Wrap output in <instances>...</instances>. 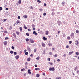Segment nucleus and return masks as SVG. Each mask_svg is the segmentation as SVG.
Wrapping results in <instances>:
<instances>
[{
    "instance_id": "obj_31",
    "label": "nucleus",
    "mask_w": 79,
    "mask_h": 79,
    "mask_svg": "<svg viewBox=\"0 0 79 79\" xmlns=\"http://www.w3.org/2000/svg\"><path fill=\"white\" fill-rule=\"evenodd\" d=\"M26 35H27V36H29V33H26Z\"/></svg>"
},
{
    "instance_id": "obj_64",
    "label": "nucleus",
    "mask_w": 79,
    "mask_h": 79,
    "mask_svg": "<svg viewBox=\"0 0 79 79\" xmlns=\"http://www.w3.org/2000/svg\"><path fill=\"white\" fill-rule=\"evenodd\" d=\"M27 44H28V45H30V43L29 42H27Z\"/></svg>"
},
{
    "instance_id": "obj_8",
    "label": "nucleus",
    "mask_w": 79,
    "mask_h": 79,
    "mask_svg": "<svg viewBox=\"0 0 79 79\" xmlns=\"http://www.w3.org/2000/svg\"><path fill=\"white\" fill-rule=\"evenodd\" d=\"M61 5H62V6H64V5H65V2H62L61 3Z\"/></svg>"
},
{
    "instance_id": "obj_15",
    "label": "nucleus",
    "mask_w": 79,
    "mask_h": 79,
    "mask_svg": "<svg viewBox=\"0 0 79 79\" xmlns=\"http://www.w3.org/2000/svg\"><path fill=\"white\" fill-rule=\"evenodd\" d=\"M19 23H20V21L19 20H17L16 24H19Z\"/></svg>"
},
{
    "instance_id": "obj_19",
    "label": "nucleus",
    "mask_w": 79,
    "mask_h": 79,
    "mask_svg": "<svg viewBox=\"0 0 79 79\" xmlns=\"http://www.w3.org/2000/svg\"><path fill=\"white\" fill-rule=\"evenodd\" d=\"M31 60V58L30 57H29L27 59V61H30Z\"/></svg>"
},
{
    "instance_id": "obj_37",
    "label": "nucleus",
    "mask_w": 79,
    "mask_h": 79,
    "mask_svg": "<svg viewBox=\"0 0 79 79\" xmlns=\"http://www.w3.org/2000/svg\"><path fill=\"white\" fill-rule=\"evenodd\" d=\"M31 26L32 27H35V25H34V24H32Z\"/></svg>"
},
{
    "instance_id": "obj_44",
    "label": "nucleus",
    "mask_w": 79,
    "mask_h": 79,
    "mask_svg": "<svg viewBox=\"0 0 79 79\" xmlns=\"http://www.w3.org/2000/svg\"><path fill=\"white\" fill-rule=\"evenodd\" d=\"M49 54L50 55H52V52H50L49 53Z\"/></svg>"
},
{
    "instance_id": "obj_10",
    "label": "nucleus",
    "mask_w": 79,
    "mask_h": 79,
    "mask_svg": "<svg viewBox=\"0 0 79 79\" xmlns=\"http://www.w3.org/2000/svg\"><path fill=\"white\" fill-rule=\"evenodd\" d=\"M43 39V40H47V38H45V36H44Z\"/></svg>"
},
{
    "instance_id": "obj_59",
    "label": "nucleus",
    "mask_w": 79,
    "mask_h": 79,
    "mask_svg": "<svg viewBox=\"0 0 79 79\" xmlns=\"http://www.w3.org/2000/svg\"><path fill=\"white\" fill-rule=\"evenodd\" d=\"M33 31H35V27H34V28H33Z\"/></svg>"
},
{
    "instance_id": "obj_4",
    "label": "nucleus",
    "mask_w": 79,
    "mask_h": 79,
    "mask_svg": "<svg viewBox=\"0 0 79 79\" xmlns=\"http://www.w3.org/2000/svg\"><path fill=\"white\" fill-rule=\"evenodd\" d=\"M27 49L28 50V51L29 52H31V48H29V47L28 46L27 47Z\"/></svg>"
},
{
    "instance_id": "obj_56",
    "label": "nucleus",
    "mask_w": 79,
    "mask_h": 79,
    "mask_svg": "<svg viewBox=\"0 0 79 79\" xmlns=\"http://www.w3.org/2000/svg\"><path fill=\"white\" fill-rule=\"evenodd\" d=\"M44 6H47V4H46L45 3H44Z\"/></svg>"
},
{
    "instance_id": "obj_46",
    "label": "nucleus",
    "mask_w": 79,
    "mask_h": 79,
    "mask_svg": "<svg viewBox=\"0 0 79 79\" xmlns=\"http://www.w3.org/2000/svg\"><path fill=\"white\" fill-rule=\"evenodd\" d=\"M46 13L45 12L43 14V15L44 16H46Z\"/></svg>"
},
{
    "instance_id": "obj_17",
    "label": "nucleus",
    "mask_w": 79,
    "mask_h": 79,
    "mask_svg": "<svg viewBox=\"0 0 79 79\" xmlns=\"http://www.w3.org/2000/svg\"><path fill=\"white\" fill-rule=\"evenodd\" d=\"M40 76V74H37L36 75V77H39Z\"/></svg>"
},
{
    "instance_id": "obj_25",
    "label": "nucleus",
    "mask_w": 79,
    "mask_h": 79,
    "mask_svg": "<svg viewBox=\"0 0 79 79\" xmlns=\"http://www.w3.org/2000/svg\"><path fill=\"white\" fill-rule=\"evenodd\" d=\"M18 3H19V4H21V0H19Z\"/></svg>"
},
{
    "instance_id": "obj_52",
    "label": "nucleus",
    "mask_w": 79,
    "mask_h": 79,
    "mask_svg": "<svg viewBox=\"0 0 79 79\" xmlns=\"http://www.w3.org/2000/svg\"><path fill=\"white\" fill-rule=\"evenodd\" d=\"M18 19H19L21 18V17H20V16H18Z\"/></svg>"
},
{
    "instance_id": "obj_16",
    "label": "nucleus",
    "mask_w": 79,
    "mask_h": 79,
    "mask_svg": "<svg viewBox=\"0 0 79 79\" xmlns=\"http://www.w3.org/2000/svg\"><path fill=\"white\" fill-rule=\"evenodd\" d=\"M77 66H76L75 68V69H74V71H76L77 70Z\"/></svg>"
},
{
    "instance_id": "obj_1",
    "label": "nucleus",
    "mask_w": 79,
    "mask_h": 79,
    "mask_svg": "<svg viewBox=\"0 0 79 79\" xmlns=\"http://www.w3.org/2000/svg\"><path fill=\"white\" fill-rule=\"evenodd\" d=\"M70 36L72 39L74 37V34L73 33H72L70 34Z\"/></svg>"
},
{
    "instance_id": "obj_29",
    "label": "nucleus",
    "mask_w": 79,
    "mask_h": 79,
    "mask_svg": "<svg viewBox=\"0 0 79 79\" xmlns=\"http://www.w3.org/2000/svg\"><path fill=\"white\" fill-rule=\"evenodd\" d=\"M24 29H27V28L25 26V25L24 26Z\"/></svg>"
},
{
    "instance_id": "obj_48",
    "label": "nucleus",
    "mask_w": 79,
    "mask_h": 79,
    "mask_svg": "<svg viewBox=\"0 0 79 79\" xmlns=\"http://www.w3.org/2000/svg\"><path fill=\"white\" fill-rule=\"evenodd\" d=\"M2 7H0V11H1V10H2Z\"/></svg>"
},
{
    "instance_id": "obj_61",
    "label": "nucleus",
    "mask_w": 79,
    "mask_h": 79,
    "mask_svg": "<svg viewBox=\"0 0 79 79\" xmlns=\"http://www.w3.org/2000/svg\"><path fill=\"white\" fill-rule=\"evenodd\" d=\"M10 29H12V27L11 26H10L9 28Z\"/></svg>"
},
{
    "instance_id": "obj_51",
    "label": "nucleus",
    "mask_w": 79,
    "mask_h": 79,
    "mask_svg": "<svg viewBox=\"0 0 79 79\" xmlns=\"http://www.w3.org/2000/svg\"><path fill=\"white\" fill-rule=\"evenodd\" d=\"M57 54H55L54 55V57H57Z\"/></svg>"
},
{
    "instance_id": "obj_43",
    "label": "nucleus",
    "mask_w": 79,
    "mask_h": 79,
    "mask_svg": "<svg viewBox=\"0 0 79 79\" xmlns=\"http://www.w3.org/2000/svg\"><path fill=\"white\" fill-rule=\"evenodd\" d=\"M52 11V12H54L55 11V9H52L51 10Z\"/></svg>"
},
{
    "instance_id": "obj_14",
    "label": "nucleus",
    "mask_w": 79,
    "mask_h": 79,
    "mask_svg": "<svg viewBox=\"0 0 79 79\" xmlns=\"http://www.w3.org/2000/svg\"><path fill=\"white\" fill-rule=\"evenodd\" d=\"M42 44L43 47H45V44L44 43H42Z\"/></svg>"
},
{
    "instance_id": "obj_38",
    "label": "nucleus",
    "mask_w": 79,
    "mask_h": 79,
    "mask_svg": "<svg viewBox=\"0 0 79 79\" xmlns=\"http://www.w3.org/2000/svg\"><path fill=\"white\" fill-rule=\"evenodd\" d=\"M56 79H61V77H58H58H57L56 78Z\"/></svg>"
},
{
    "instance_id": "obj_28",
    "label": "nucleus",
    "mask_w": 79,
    "mask_h": 79,
    "mask_svg": "<svg viewBox=\"0 0 79 79\" xmlns=\"http://www.w3.org/2000/svg\"><path fill=\"white\" fill-rule=\"evenodd\" d=\"M4 44L5 45H7V43L6 41H5L4 43Z\"/></svg>"
},
{
    "instance_id": "obj_24",
    "label": "nucleus",
    "mask_w": 79,
    "mask_h": 79,
    "mask_svg": "<svg viewBox=\"0 0 79 79\" xmlns=\"http://www.w3.org/2000/svg\"><path fill=\"white\" fill-rule=\"evenodd\" d=\"M36 60H39V59H40V56H38L37 58H36Z\"/></svg>"
},
{
    "instance_id": "obj_5",
    "label": "nucleus",
    "mask_w": 79,
    "mask_h": 79,
    "mask_svg": "<svg viewBox=\"0 0 79 79\" xmlns=\"http://www.w3.org/2000/svg\"><path fill=\"white\" fill-rule=\"evenodd\" d=\"M33 34H35V35H38L37 33H36V32L35 31H33Z\"/></svg>"
},
{
    "instance_id": "obj_49",
    "label": "nucleus",
    "mask_w": 79,
    "mask_h": 79,
    "mask_svg": "<svg viewBox=\"0 0 79 79\" xmlns=\"http://www.w3.org/2000/svg\"><path fill=\"white\" fill-rule=\"evenodd\" d=\"M76 33H79V30H76Z\"/></svg>"
},
{
    "instance_id": "obj_55",
    "label": "nucleus",
    "mask_w": 79,
    "mask_h": 79,
    "mask_svg": "<svg viewBox=\"0 0 79 79\" xmlns=\"http://www.w3.org/2000/svg\"><path fill=\"white\" fill-rule=\"evenodd\" d=\"M63 37H66V35H65V34L63 35Z\"/></svg>"
},
{
    "instance_id": "obj_22",
    "label": "nucleus",
    "mask_w": 79,
    "mask_h": 79,
    "mask_svg": "<svg viewBox=\"0 0 79 79\" xmlns=\"http://www.w3.org/2000/svg\"><path fill=\"white\" fill-rule=\"evenodd\" d=\"M13 36H14V37H15V38H16V35L15 34V33H14L13 34Z\"/></svg>"
},
{
    "instance_id": "obj_26",
    "label": "nucleus",
    "mask_w": 79,
    "mask_h": 79,
    "mask_svg": "<svg viewBox=\"0 0 79 79\" xmlns=\"http://www.w3.org/2000/svg\"><path fill=\"white\" fill-rule=\"evenodd\" d=\"M23 17L24 18H27V16L26 15H24L23 16Z\"/></svg>"
},
{
    "instance_id": "obj_40",
    "label": "nucleus",
    "mask_w": 79,
    "mask_h": 79,
    "mask_svg": "<svg viewBox=\"0 0 79 79\" xmlns=\"http://www.w3.org/2000/svg\"><path fill=\"white\" fill-rule=\"evenodd\" d=\"M20 32H22V27H20Z\"/></svg>"
},
{
    "instance_id": "obj_32",
    "label": "nucleus",
    "mask_w": 79,
    "mask_h": 79,
    "mask_svg": "<svg viewBox=\"0 0 79 79\" xmlns=\"http://www.w3.org/2000/svg\"><path fill=\"white\" fill-rule=\"evenodd\" d=\"M49 63L50 65H53V63L52 62H49Z\"/></svg>"
},
{
    "instance_id": "obj_30",
    "label": "nucleus",
    "mask_w": 79,
    "mask_h": 79,
    "mask_svg": "<svg viewBox=\"0 0 79 79\" xmlns=\"http://www.w3.org/2000/svg\"><path fill=\"white\" fill-rule=\"evenodd\" d=\"M4 32L5 34H6V33H8V31H4Z\"/></svg>"
},
{
    "instance_id": "obj_50",
    "label": "nucleus",
    "mask_w": 79,
    "mask_h": 79,
    "mask_svg": "<svg viewBox=\"0 0 79 79\" xmlns=\"http://www.w3.org/2000/svg\"><path fill=\"white\" fill-rule=\"evenodd\" d=\"M69 48V45H67L66 46V48Z\"/></svg>"
},
{
    "instance_id": "obj_20",
    "label": "nucleus",
    "mask_w": 79,
    "mask_h": 79,
    "mask_svg": "<svg viewBox=\"0 0 79 79\" xmlns=\"http://www.w3.org/2000/svg\"><path fill=\"white\" fill-rule=\"evenodd\" d=\"M52 16H53V15H55V13L54 12H52Z\"/></svg>"
},
{
    "instance_id": "obj_41",
    "label": "nucleus",
    "mask_w": 79,
    "mask_h": 79,
    "mask_svg": "<svg viewBox=\"0 0 79 79\" xmlns=\"http://www.w3.org/2000/svg\"><path fill=\"white\" fill-rule=\"evenodd\" d=\"M17 54V52H14V55H16Z\"/></svg>"
},
{
    "instance_id": "obj_60",
    "label": "nucleus",
    "mask_w": 79,
    "mask_h": 79,
    "mask_svg": "<svg viewBox=\"0 0 79 79\" xmlns=\"http://www.w3.org/2000/svg\"><path fill=\"white\" fill-rule=\"evenodd\" d=\"M3 21H4L3 22H5V21H6V19H3Z\"/></svg>"
},
{
    "instance_id": "obj_42",
    "label": "nucleus",
    "mask_w": 79,
    "mask_h": 79,
    "mask_svg": "<svg viewBox=\"0 0 79 79\" xmlns=\"http://www.w3.org/2000/svg\"><path fill=\"white\" fill-rule=\"evenodd\" d=\"M25 55H28V52H25Z\"/></svg>"
},
{
    "instance_id": "obj_3",
    "label": "nucleus",
    "mask_w": 79,
    "mask_h": 79,
    "mask_svg": "<svg viewBox=\"0 0 79 79\" xmlns=\"http://www.w3.org/2000/svg\"><path fill=\"white\" fill-rule=\"evenodd\" d=\"M30 42H31V44H34V40H33V39H32L30 38Z\"/></svg>"
},
{
    "instance_id": "obj_34",
    "label": "nucleus",
    "mask_w": 79,
    "mask_h": 79,
    "mask_svg": "<svg viewBox=\"0 0 79 79\" xmlns=\"http://www.w3.org/2000/svg\"><path fill=\"white\" fill-rule=\"evenodd\" d=\"M75 54L77 55H79V52H77L75 53Z\"/></svg>"
},
{
    "instance_id": "obj_7",
    "label": "nucleus",
    "mask_w": 79,
    "mask_h": 79,
    "mask_svg": "<svg viewBox=\"0 0 79 79\" xmlns=\"http://www.w3.org/2000/svg\"><path fill=\"white\" fill-rule=\"evenodd\" d=\"M74 53V52L72 51V52H70L69 53V55H71L72 54V53Z\"/></svg>"
},
{
    "instance_id": "obj_6",
    "label": "nucleus",
    "mask_w": 79,
    "mask_h": 79,
    "mask_svg": "<svg viewBox=\"0 0 79 79\" xmlns=\"http://www.w3.org/2000/svg\"><path fill=\"white\" fill-rule=\"evenodd\" d=\"M75 44L76 45H78V44H79V41L77 40H76L75 41Z\"/></svg>"
},
{
    "instance_id": "obj_9",
    "label": "nucleus",
    "mask_w": 79,
    "mask_h": 79,
    "mask_svg": "<svg viewBox=\"0 0 79 79\" xmlns=\"http://www.w3.org/2000/svg\"><path fill=\"white\" fill-rule=\"evenodd\" d=\"M19 55L16 56H15V58L16 59H18V58H19Z\"/></svg>"
},
{
    "instance_id": "obj_35",
    "label": "nucleus",
    "mask_w": 79,
    "mask_h": 79,
    "mask_svg": "<svg viewBox=\"0 0 79 79\" xmlns=\"http://www.w3.org/2000/svg\"><path fill=\"white\" fill-rule=\"evenodd\" d=\"M37 2H39V3H41V1L39 0H37Z\"/></svg>"
},
{
    "instance_id": "obj_39",
    "label": "nucleus",
    "mask_w": 79,
    "mask_h": 79,
    "mask_svg": "<svg viewBox=\"0 0 79 79\" xmlns=\"http://www.w3.org/2000/svg\"><path fill=\"white\" fill-rule=\"evenodd\" d=\"M10 53H11V54H13V51H10Z\"/></svg>"
},
{
    "instance_id": "obj_23",
    "label": "nucleus",
    "mask_w": 79,
    "mask_h": 79,
    "mask_svg": "<svg viewBox=\"0 0 79 79\" xmlns=\"http://www.w3.org/2000/svg\"><path fill=\"white\" fill-rule=\"evenodd\" d=\"M26 42H29V39L28 38H27L26 39Z\"/></svg>"
},
{
    "instance_id": "obj_57",
    "label": "nucleus",
    "mask_w": 79,
    "mask_h": 79,
    "mask_svg": "<svg viewBox=\"0 0 79 79\" xmlns=\"http://www.w3.org/2000/svg\"><path fill=\"white\" fill-rule=\"evenodd\" d=\"M33 56H34V55H33V54H31L30 55V56H31V57H32Z\"/></svg>"
},
{
    "instance_id": "obj_45",
    "label": "nucleus",
    "mask_w": 79,
    "mask_h": 79,
    "mask_svg": "<svg viewBox=\"0 0 79 79\" xmlns=\"http://www.w3.org/2000/svg\"><path fill=\"white\" fill-rule=\"evenodd\" d=\"M39 10H40V11H43V9H40Z\"/></svg>"
},
{
    "instance_id": "obj_54",
    "label": "nucleus",
    "mask_w": 79,
    "mask_h": 79,
    "mask_svg": "<svg viewBox=\"0 0 79 79\" xmlns=\"http://www.w3.org/2000/svg\"><path fill=\"white\" fill-rule=\"evenodd\" d=\"M9 39V37H6L5 38V40H7V39Z\"/></svg>"
},
{
    "instance_id": "obj_47",
    "label": "nucleus",
    "mask_w": 79,
    "mask_h": 79,
    "mask_svg": "<svg viewBox=\"0 0 79 79\" xmlns=\"http://www.w3.org/2000/svg\"><path fill=\"white\" fill-rule=\"evenodd\" d=\"M71 43H72V41H70L69 42V44H71Z\"/></svg>"
},
{
    "instance_id": "obj_11",
    "label": "nucleus",
    "mask_w": 79,
    "mask_h": 79,
    "mask_svg": "<svg viewBox=\"0 0 79 79\" xmlns=\"http://www.w3.org/2000/svg\"><path fill=\"white\" fill-rule=\"evenodd\" d=\"M28 74H31V69H28Z\"/></svg>"
},
{
    "instance_id": "obj_2",
    "label": "nucleus",
    "mask_w": 79,
    "mask_h": 79,
    "mask_svg": "<svg viewBox=\"0 0 79 79\" xmlns=\"http://www.w3.org/2000/svg\"><path fill=\"white\" fill-rule=\"evenodd\" d=\"M49 71H55V68L52 67V68H50L49 69Z\"/></svg>"
},
{
    "instance_id": "obj_21",
    "label": "nucleus",
    "mask_w": 79,
    "mask_h": 79,
    "mask_svg": "<svg viewBox=\"0 0 79 79\" xmlns=\"http://www.w3.org/2000/svg\"><path fill=\"white\" fill-rule=\"evenodd\" d=\"M35 70H37L38 71H39V70H40V69L37 68H35Z\"/></svg>"
},
{
    "instance_id": "obj_62",
    "label": "nucleus",
    "mask_w": 79,
    "mask_h": 79,
    "mask_svg": "<svg viewBox=\"0 0 79 79\" xmlns=\"http://www.w3.org/2000/svg\"><path fill=\"white\" fill-rule=\"evenodd\" d=\"M30 9H31V10H32V9H33V7L32 6H31Z\"/></svg>"
},
{
    "instance_id": "obj_27",
    "label": "nucleus",
    "mask_w": 79,
    "mask_h": 79,
    "mask_svg": "<svg viewBox=\"0 0 79 79\" xmlns=\"http://www.w3.org/2000/svg\"><path fill=\"white\" fill-rule=\"evenodd\" d=\"M21 71H25V69L24 68L21 69Z\"/></svg>"
},
{
    "instance_id": "obj_53",
    "label": "nucleus",
    "mask_w": 79,
    "mask_h": 79,
    "mask_svg": "<svg viewBox=\"0 0 79 79\" xmlns=\"http://www.w3.org/2000/svg\"><path fill=\"white\" fill-rule=\"evenodd\" d=\"M11 48L13 50H14L15 49V48L13 46H12Z\"/></svg>"
},
{
    "instance_id": "obj_18",
    "label": "nucleus",
    "mask_w": 79,
    "mask_h": 79,
    "mask_svg": "<svg viewBox=\"0 0 79 79\" xmlns=\"http://www.w3.org/2000/svg\"><path fill=\"white\" fill-rule=\"evenodd\" d=\"M48 34H49V33L48 32V31H46V33H45L46 35H48Z\"/></svg>"
},
{
    "instance_id": "obj_63",
    "label": "nucleus",
    "mask_w": 79,
    "mask_h": 79,
    "mask_svg": "<svg viewBox=\"0 0 79 79\" xmlns=\"http://www.w3.org/2000/svg\"><path fill=\"white\" fill-rule=\"evenodd\" d=\"M34 52H36V49H34Z\"/></svg>"
},
{
    "instance_id": "obj_12",
    "label": "nucleus",
    "mask_w": 79,
    "mask_h": 79,
    "mask_svg": "<svg viewBox=\"0 0 79 79\" xmlns=\"http://www.w3.org/2000/svg\"><path fill=\"white\" fill-rule=\"evenodd\" d=\"M52 43H48V45L49 46V47H52Z\"/></svg>"
},
{
    "instance_id": "obj_36",
    "label": "nucleus",
    "mask_w": 79,
    "mask_h": 79,
    "mask_svg": "<svg viewBox=\"0 0 79 79\" xmlns=\"http://www.w3.org/2000/svg\"><path fill=\"white\" fill-rule=\"evenodd\" d=\"M70 39H71V38L69 36H68L67 37V39L68 40H70Z\"/></svg>"
},
{
    "instance_id": "obj_58",
    "label": "nucleus",
    "mask_w": 79,
    "mask_h": 79,
    "mask_svg": "<svg viewBox=\"0 0 79 79\" xmlns=\"http://www.w3.org/2000/svg\"><path fill=\"white\" fill-rule=\"evenodd\" d=\"M48 61H50V58H48Z\"/></svg>"
},
{
    "instance_id": "obj_13",
    "label": "nucleus",
    "mask_w": 79,
    "mask_h": 79,
    "mask_svg": "<svg viewBox=\"0 0 79 79\" xmlns=\"http://www.w3.org/2000/svg\"><path fill=\"white\" fill-rule=\"evenodd\" d=\"M59 26H60V24H61V22L60 21H58L57 22Z\"/></svg>"
},
{
    "instance_id": "obj_33",
    "label": "nucleus",
    "mask_w": 79,
    "mask_h": 79,
    "mask_svg": "<svg viewBox=\"0 0 79 79\" xmlns=\"http://www.w3.org/2000/svg\"><path fill=\"white\" fill-rule=\"evenodd\" d=\"M16 33L17 35H19V32H18V31H16Z\"/></svg>"
}]
</instances>
